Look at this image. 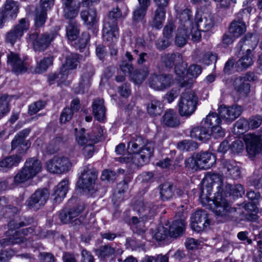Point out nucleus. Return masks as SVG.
<instances>
[{
  "label": "nucleus",
  "instance_id": "nucleus-1",
  "mask_svg": "<svg viewBox=\"0 0 262 262\" xmlns=\"http://www.w3.org/2000/svg\"><path fill=\"white\" fill-rule=\"evenodd\" d=\"M222 185L223 180L221 176L215 173L207 175L202 180V190L200 199L203 203L204 199L208 203L211 202L214 205L213 212L224 222L233 217L236 209L231 207L223 197Z\"/></svg>",
  "mask_w": 262,
  "mask_h": 262
},
{
  "label": "nucleus",
  "instance_id": "nucleus-2",
  "mask_svg": "<svg viewBox=\"0 0 262 262\" xmlns=\"http://www.w3.org/2000/svg\"><path fill=\"white\" fill-rule=\"evenodd\" d=\"M127 149L129 153L134 155H128L129 157L119 158L121 162H133L138 166H141L148 162L154 152V143L147 141L141 136L135 135L132 138L127 144Z\"/></svg>",
  "mask_w": 262,
  "mask_h": 262
},
{
  "label": "nucleus",
  "instance_id": "nucleus-3",
  "mask_svg": "<svg viewBox=\"0 0 262 262\" xmlns=\"http://www.w3.org/2000/svg\"><path fill=\"white\" fill-rule=\"evenodd\" d=\"M35 229L33 227L15 230L13 228H10L7 231L8 237L0 241V247L3 245H13L15 244L21 245L25 247L33 246L32 238L30 235H33Z\"/></svg>",
  "mask_w": 262,
  "mask_h": 262
},
{
  "label": "nucleus",
  "instance_id": "nucleus-4",
  "mask_svg": "<svg viewBox=\"0 0 262 262\" xmlns=\"http://www.w3.org/2000/svg\"><path fill=\"white\" fill-rule=\"evenodd\" d=\"M215 24L214 15L209 13L203 14L196 13L194 24L190 29L191 40L193 42H198L201 38V32H206L211 30Z\"/></svg>",
  "mask_w": 262,
  "mask_h": 262
},
{
  "label": "nucleus",
  "instance_id": "nucleus-5",
  "mask_svg": "<svg viewBox=\"0 0 262 262\" xmlns=\"http://www.w3.org/2000/svg\"><path fill=\"white\" fill-rule=\"evenodd\" d=\"M160 198L163 201H168L172 199L176 195L182 196L184 201V204L181 205V208H179L178 216H184L185 211L188 208L187 205L188 203V195L184 194L183 190L181 189L176 188L170 183H165L159 186Z\"/></svg>",
  "mask_w": 262,
  "mask_h": 262
},
{
  "label": "nucleus",
  "instance_id": "nucleus-6",
  "mask_svg": "<svg viewBox=\"0 0 262 262\" xmlns=\"http://www.w3.org/2000/svg\"><path fill=\"white\" fill-rule=\"evenodd\" d=\"M161 61L167 68H172L174 66L175 73L180 78L184 76L187 63L181 53L164 54L161 56Z\"/></svg>",
  "mask_w": 262,
  "mask_h": 262
},
{
  "label": "nucleus",
  "instance_id": "nucleus-7",
  "mask_svg": "<svg viewBox=\"0 0 262 262\" xmlns=\"http://www.w3.org/2000/svg\"><path fill=\"white\" fill-rule=\"evenodd\" d=\"M57 35L55 32H46L39 35L36 32L28 34L27 41L33 45L36 51H44Z\"/></svg>",
  "mask_w": 262,
  "mask_h": 262
},
{
  "label": "nucleus",
  "instance_id": "nucleus-8",
  "mask_svg": "<svg viewBox=\"0 0 262 262\" xmlns=\"http://www.w3.org/2000/svg\"><path fill=\"white\" fill-rule=\"evenodd\" d=\"M198 97L190 91L183 93L179 102V112L181 116L189 117L195 111L197 106Z\"/></svg>",
  "mask_w": 262,
  "mask_h": 262
},
{
  "label": "nucleus",
  "instance_id": "nucleus-9",
  "mask_svg": "<svg viewBox=\"0 0 262 262\" xmlns=\"http://www.w3.org/2000/svg\"><path fill=\"white\" fill-rule=\"evenodd\" d=\"M97 178V173L94 169L91 168L89 165L83 166L79 182L80 188L84 192L93 194L96 191L95 186Z\"/></svg>",
  "mask_w": 262,
  "mask_h": 262
},
{
  "label": "nucleus",
  "instance_id": "nucleus-10",
  "mask_svg": "<svg viewBox=\"0 0 262 262\" xmlns=\"http://www.w3.org/2000/svg\"><path fill=\"white\" fill-rule=\"evenodd\" d=\"M221 122L222 118L219 113H210L202 120L201 124L211 129L212 136L217 139L225 136V132L220 125Z\"/></svg>",
  "mask_w": 262,
  "mask_h": 262
},
{
  "label": "nucleus",
  "instance_id": "nucleus-11",
  "mask_svg": "<svg viewBox=\"0 0 262 262\" xmlns=\"http://www.w3.org/2000/svg\"><path fill=\"white\" fill-rule=\"evenodd\" d=\"M29 27L30 24L28 19L26 18L20 19L18 23L7 33L6 41L13 45L17 40L21 39L24 33L29 30Z\"/></svg>",
  "mask_w": 262,
  "mask_h": 262
},
{
  "label": "nucleus",
  "instance_id": "nucleus-12",
  "mask_svg": "<svg viewBox=\"0 0 262 262\" xmlns=\"http://www.w3.org/2000/svg\"><path fill=\"white\" fill-rule=\"evenodd\" d=\"M49 196V192L46 188L37 189L26 201L27 208L37 211L44 206Z\"/></svg>",
  "mask_w": 262,
  "mask_h": 262
},
{
  "label": "nucleus",
  "instance_id": "nucleus-13",
  "mask_svg": "<svg viewBox=\"0 0 262 262\" xmlns=\"http://www.w3.org/2000/svg\"><path fill=\"white\" fill-rule=\"evenodd\" d=\"M46 166L51 172L61 173L68 171L72 167V163L67 157L55 156L47 162Z\"/></svg>",
  "mask_w": 262,
  "mask_h": 262
},
{
  "label": "nucleus",
  "instance_id": "nucleus-14",
  "mask_svg": "<svg viewBox=\"0 0 262 262\" xmlns=\"http://www.w3.org/2000/svg\"><path fill=\"white\" fill-rule=\"evenodd\" d=\"M243 111V107L237 104L231 106L221 105L217 109L220 117L227 123H230L238 118Z\"/></svg>",
  "mask_w": 262,
  "mask_h": 262
},
{
  "label": "nucleus",
  "instance_id": "nucleus-15",
  "mask_svg": "<svg viewBox=\"0 0 262 262\" xmlns=\"http://www.w3.org/2000/svg\"><path fill=\"white\" fill-rule=\"evenodd\" d=\"M173 76L170 74L151 75L149 79L150 86L155 90L163 91L170 87L173 83Z\"/></svg>",
  "mask_w": 262,
  "mask_h": 262
},
{
  "label": "nucleus",
  "instance_id": "nucleus-16",
  "mask_svg": "<svg viewBox=\"0 0 262 262\" xmlns=\"http://www.w3.org/2000/svg\"><path fill=\"white\" fill-rule=\"evenodd\" d=\"M210 221L206 211L198 210L191 216V226L192 229L199 232L208 227Z\"/></svg>",
  "mask_w": 262,
  "mask_h": 262
},
{
  "label": "nucleus",
  "instance_id": "nucleus-17",
  "mask_svg": "<svg viewBox=\"0 0 262 262\" xmlns=\"http://www.w3.org/2000/svg\"><path fill=\"white\" fill-rule=\"evenodd\" d=\"M246 150L250 158L255 157L261 148V139L259 135L248 134L244 137Z\"/></svg>",
  "mask_w": 262,
  "mask_h": 262
},
{
  "label": "nucleus",
  "instance_id": "nucleus-18",
  "mask_svg": "<svg viewBox=\"0 0 262 262\" xmlns=\"http://www.w3.org/2000/svg\"><path fill=\"white\" fill-rule=\"evenodd\" d=\"M94 69L91 65L86 66L83 70L81 76L79 85L75 88V92L78 94H83L87 92L91 86V79L93 75Z\"/></svg>",
  "mask_w": 262,
  "mask_h": 262
},
{
  "label": "nucleus",
  "instance_id": "nucleus-19",
  "mask_svg": "<svg viewBox=\"0 0 262 262\" xmlns=\"http://www.w3.org/2000/svg\"><path fill=\"white\" fill-rule=\"evenodd\" d=\"M157 209V206L152 203L141 201L139 202L136 206L140 219L146 221L151 219L155 215Z\"/></svg>",
  "mask_w": 262,
  "mask_h": 262
},
{
  "label": "nucleus",
  "instance_id": "nucleus-20",
  "mask_svg": "<svg viewBox=\"0 0 262 262\" xmlns=\"http://www.w3.org/2000/svg\"><path fill=\"white\" fill-rule=\"evenodd\" d=\"M8 63L12 67V71L16 74L25 73L27 71L26 63L17 54L11 52L8 55Z\"/></svg>",
  "mask_w": 262,
  "mask_h": 262
},
{
  "label": "nucleus",
  "instance_id": "nucleus-21",
  "mask_svg": "<svg viewBox=\"0 0 262 262\" xmlns=\"http://www.w3.org/2000/svg\"><path fill=\"white\" fill-rule=\"evenodd\" d=\"M118 26H116L115 23L111 25L108 23H104L102 30L103 40L113 45L118 38Z\"/></svg>",
  "mask_w": 262,
  "mask_h": 262
},
{
  "label": "nucleus",
  "instance_id": "nucleus-22",
  "mask_svg": "<svg viewBox=\"0 0 262 262\" xmlns=\"http://www.w3.org/2000/svg\"><path fill=\"white\" fill-rule=\"evenodd\" d=\"M19 10V4L18 2L13 0H6L1 14L6 20L11 18L16 17Z\"/></svg>",
  "mask_w": 262,
  "mask_h": 262
},
{
  "label": "nucleus",
  "instance_id": "nucleus-23",
  "mask_svg": "<svg viewBox=\"0 0 262 262\" xmlns=\"http://www.w3.org/2000/svg\"><path fill=\"white\" fill-rule=\"evenodd\" d=\"M235 90L239 97H246L250 91V84L247 82V80L244 77H238L236 78L233 82Z\"/></svg>",
  "mask_w": 262,
  "mask_h": 262
},
{
  "label": "nucleus",
  "instance_id": "nucleus-24",
  "mask_svg": "<svg viewBox=\"0 0 262 262\" xmlns=\"http://www.w3.org/2000/svg\"><path fill=\"white\" fill-rule=\"evenodd\" d=\"M69 190V180H63L55 187L52 194L54 201L60 203L65 198Z\"/></svg>",
  "mask_w": 262,
  "mask_h": 262
},
{
  "label": "nucleus",
  "instance_id": "nucleus-25",
  "mask_svg": "<svg viewBox=\"0 0 262 262\" xmlns=\"http://www.w3.org/2000/svg\"><path fill=\"white\" fill-rule=\"evenodd\" d=\"M21 161L22 157L19 154L6 157L0 161V171H7L13 167H16Z\"/></svg>",
  "mask_w": 262,
  "mask_h": 262
},
{
  "label": "nucleus",
  "instance_id": "nucleus-26",
  "mask_svg": "<svg viewBox=\"0 0 262 262\" xmlns=\"http://www.w3.org/2000/svg\"><path fill=\"white\" fill-rule=\"evenodd\" d=\"M200 169H208L215 162V157L211 153L206 151L196 154Z\"/></svg>",
  "mask_w": 262,
  "mask_h": 262
},
{
  "label": "nucleus",
  "instance_id": "nucleus-27",
  "mask_svg": "<svg viewBox=\"0 0 262 262\" xmlns=\"http://www.w3.org/2000/svg\"><path fill=\"white\" fill-rule=\"evenodd\" d=\"M133 52L134 55L131 54L129 52H126L125 54L128 61L131 62L135 59L138 66H144L145 68L149 58L148 54L145 52H140L137 49L134 50Z\"/></svg>",
  "mask_w": 262,
  "mask_h": 262
},
{
  "label": "nucleus",
  "instance_id": "nucleus-28",
  "mask_svg": "<svg viewBox=\"0 0 262 262\" xmlns=\"http://www.w3.org/2000/svg\"><path fill=\"white\" fill-rule=\"evenodd\" d=\"M190 137L200 141L206 140L212 136V131L207 126L202 124L201 126L193 128L190 132Z\"/></svg>",
  "mask_w": 262,
  "mask_h": 262
},
{
  "label": "nucleus",
  "instance_id": "nucleus-29",
  "mask_svg": "<svg viewBox=\"0 0 262 262\" xmlns=\"http://www.w3.org/2000/svg\"><path fill=\"white\" fill-rule=\"evenodd\" d=\"M93 114L95 118L99 121H103L105 117L106 108L104 105V100L98 98L93 102L92 105Z\"/></svg>",
  "mask_w": 262,
  "mask_h": 262
},
{
  "label": "nucleus",
  "instance_id": "nucleus-30",
  "mask_svg": "<svg viewBox=\"0 0 262 262\" xmlns=\"http://www.w3.org/2000/svg\"><path fill=\"white\" fill-rule=\"evenodd\" d=\"M80 17L89 29L95 26L98 21L96 11L93 9L82 11Z\"/></svg>",
  "mask_w": 262,
  "mask_h": 262
},
{
  "label": "nucleus",
  "instance_id": "nucleus-31",
  "mask_svg": "<svg viewBox=\"0 0 262 262\" xmlns=\"http://www.w3.org/2000/svg\"><path fill=\"white\" fill-rule=\"evenodd\" d=\"M23 167L26 169L29 175H31L32 178L40 172L42 169L40 161L34 158L28 159Z\"/></svg>",
  "mask_w": 262,
  "mask_h": 262
},
{
  "label": "nucleus",
  "instance_id": "nucleus-32",
  "mask_svg": "<svg viewBox=\"0 0 262 262\" xmlns=\"http://www.w3.org/2000/svg\"><path fill=\"white\" fill-rule=\"evenodd\" d=\"M76 140L80 146L92 142H97L98 141V136L87 134L84 128H81L76 134Z\"/></svg>",
  "mask_w": 262,
  "mask_h": 262
},
{
  "label": "nucleus",
  "instance_id": "nucleus-33",
  "mask_svg": "<svg viewBox=\"0 0 262 262\" xmlns=\"http://www.w3.org/2000/svg\"><path fill=\"white\" fill-rule=\"evenodd\" d=\"M185 222L183 219L173 221L168 230L169 236L176 238L182 235L185 230Z\"/></svg>",
  "mask_w": 262,
  "mask_h": 262
},
{
  "label": "nucleus",
  "instance_id": "nucleus-34",
  "mask_svg": "<svg viewBox=\"0 0 262 262\" xmlns=\"http://www.w3.org/2000/svg\"><path fill=\"white\" fill-rule=\"evenodd\" d=\"M223 166L224 172L232 179H236L239 177L240 169L235 161H225L223 162Z\"/></svg>",
  "mask_w": 262,
  "mask_h": 262
},
{
  "label": "nucleus",
  "instance_id": "nucleus-35",
  "mask_svg": "<svg viewBox=\"0 0 262 262\" xmlns=\"http://www.w3.org/2000/svg\"><path fill=\"white\" fill-rule=\"evenodd\" d=\"M223 189V193L226 196L229 195L233 197L238 198L242 196L245 192L243 186L241 184H236L233 187L229 184H227L223 188V185L221 186Z\"/></svg>",
  "mask_w": 262,
  "mask_h": 262
},
{
  "label": "nucleus",
  "instance_id": "nucleus-36",
  "mask_svg": "<svg viewBox=\"0 0 262 262\" xmlns=\"http://www.w3.org/2000/svg\"><path fill=\"white\" fill-rule=\"evenodd\" d=\"M163 123L169 127H174L180 124L177 113L172 109L167 110L163 116Z\"/></svg>",
  "mask_w": 262,
  "mask_h": 262
},
{
  "label": "nucleus",
  "instance_id": "nucleus-37",
  "mask_svg": "<svg viewBox=\"0 0 262 262\" xmlns=\"http://www.w3.org/2000/svg\"><path fill=\"white\" fill-rule=\"evenodd\" d=\"M229 31L233 36L238 38L246 31V24L243 21L234 19L231 22Z\"/></svg>",
  "mask_w": 262,
  "mask_h": 262
},
{
  "label": "nucleus",
  "instance_id": "nucleus-38",
  "mask_svg": "<svg viewBox=\"0 0 262 262\" xmlns=\"http://www.w3.org/2000/svg\"><path fill=\"white\" fill-rule=\"evenodd\" d=\"M192 14L190 10L186 9L184 10L179 16L180 28L189 30L190 27L193 26L192 21Z\"/></svg>",
  "mask_w": 262,
  "mask_h": 262
},
{
  "label": "nucleus",
  "instance_id": "nucleus-39",
  "mask_svg": "<svg viewBox=\"0 0 262 262\" xmlns=\"http://www.w3.org/2000/svg\"><path fill=\"white\" fill-rule=\"evenodd\" d=\"M79 63V56L77 54L70 53L66 57V62L63 66L60 73L66 72L67 70L76 69Z\"/></svg>",
  "mask_w": 262,
  "mask_h": 262
},
{
  "label": "nucleus",
  "instance_id": "nucleus-40",
  "mask_svg": "<svg viewBox=\"0 0 262 262\" xmlns=\"http://www.w3.org/2000/svg\"><path fill=\"white\" fill-rule=\"evenodd\" d=\"M79 26L77 22L71 20L66 27V35L69 40H75L79 34Z\"/></svg>",
  "mask_w": 262,
  "mask_h": 262
},
{
  "label": "nucleus",
  "instance_id": "nucleus-41",
  "mask_svg": "<svg viewBox=\"0 0 262 262\" xmlns=\"http://www.w3.org/2000/svg\"><path fill=\"white\" fill-rule=\"evenodd\" d=\"M256 45V40H255V42H253L252 40V34L248 33L241 39L237 45V48L240 51H246L247 49L251 48L252 50H253Z\"/></svg>",
  "mask_w": 262,
  "mask_h": 262
},
{
  "label": "nucleus",
  "instance_id": "nucleus-42",
  "mask_svg": "<svg viewBox=\"0 0 262 262\" xmlns=\"http://www.w3.org/2000/svg\"><path fill=\"white\" fill-rule=\"evenodd\" d=\"M147 111L152 117L160 115L163 112V104L159 100H152L147 105Z\"/></svg>",
  "mask_w": 262,
  "mask_h": 262
},
{
  "label": "nucleus",
  "instance_id": "nucleus-43",
  "mask_svg": "<svg viewBox=\"0 0 262 262\" xmlns=\"http://www.w3.org/2000/svg\"><path fill=\"white\" fill-rule=\"evenodd\" d=\"M191 33L189 30L179 28L176 36V44L180 47L184 46L186 43Z\"/></svg>",
  "mask_w": 262,
  "mask_h": 262
},
{
  "label": "nucleus",
  "instance_id": "nucleus-44",
  "mask_svg": "<svg viewBox=\"0 0 262 262\" xmlns=\"http://www.w3.org/2000/svg\"><path fill=\"white\" fill-rule=\"evenodd\" d=\"M30 145V143L29 142L24 143V141L16 135L11 142V150L18 148V152L20 155L25 152Z\"/></svg>",
  "mask_w": 262,
  "mask_h": 262
},
{
  "label": "nucleus",
  "instance_id": "nucleus-45",
  "mask_svg": "<svg viewBox=\"0 0 262 262\" xmlns=\"http://www.w3.org/2000/svg\"><path fill=\"white\" fill-rule=\"evenodd\" d=\"M166 10L156 9L151 23V26L157 29H160L165 19Z\"/></svg>",
  "mask_w": 262,
  "mask_h": 262
},
{
  "label": "nucleus",
  "instance_id": "nucleus-46",
  "mask_svg": "<svg viewBox=\"0 0 262 262\" xmlns=\"http://www.w3.org/2000/svg\"><path fill=\"white\" fill-rule=\"evenodd\" d=\"M141 219H139L136 216H133L131 219L132 228L134 232L138 234L143 233L146 230L144 224L146 220Z\"/></svg>",
  "mask_w": 262,
  "mask_h": 262
},
{
  "label": "nucleus",
  "instance_id": "nucleus-47",
  "mask_svg": "<svg viewBox=\"0 0 262 262\" xmlns=\"http://www.w3.org/2000/svg\"><path fill=\"white\" fill-rule=\"evenodd\" d=\"M122 13L120 9L116 7L113 8L108 13V18L104 23H108L111 25H114L115 23L116 26H118V21L122 17Z\"/></svg>",
  "mask_w": 262,
  "mask_h": 262
},
{
  "label": "nucleus",
  "instance_id": "nucleus-48",
  "mask_svg": "<svg viewBox=\"0 0 262 262\" xmlns=\"http://www.w3.org/2000/svg\"><path fill=\"white\" fill-rule=\"evenodd\" d=\"M253 63L251 56V49H246V54L243 56L237 62L239 67L242 69H247Z\"/></svg>",
  "mask_w": 262,
  "mask_h": 262
},
{
  "label": "nucleus",
  "instance_id": "nucleus-49",
  "mask_svg": "<svg viewBox=\"0 0 262 262\" xmlns=\"http://www.w3.org/2000/svg\"><path fill=\"white\" fill-rule=\"evenodd\" d=\"M148 75V68L146 67L143 70L134 72L131 75V78L135 83L140 84L145 79Z\"/></svg>",
  "mask_w": 262,
  "mask_h": 262
},
{
  "label": "nucleus",
  "instance_id": "nucleus-50",
  "mask_svg": "<svg viewBox=\"0 0 262 262\" xmlns=\"http://www.w3.org/2000/svg\"><path fill=\"white\" fill-rule=\"evenodd\" d=\"M177 147L181 150L191 151L198 148V144L192 140H185L179 142Z\"/></svg>",
  "mask_w": 262,
  "mask_h": 262
},
{
  "label": "nucleus",
  "instance_id": "nucleus-51",
  "mask_svg": "<svg viewBox=\"0 0 262 262\" xmlns=\"http://www.w3.org/2000/svg\"><path fill=\"white\" fill-rule=\"evenodd\" d=\"M47 11L45 10L36 9L35 16V25L36 27H40L44 25L46 19Z\"/></svg>",
  "mask_w": 262,
  "mask_h": 262
},
{
  "label": "nucleus",
  "instance_id": "nucleus-52",
  "mask_svg": "<svg viewBox=\"0 0 262 262\" xmlns=\"http://www.w3.org/2000/svg\"><path fill=\"white\" fill-rule=\"evenodd\" d=\"M63 143V139L62 136H59L54 138L48 147V151L50 154H54L58 150Z\"/></svg>",
  "mask_w": 262,
  "mask_h": 262
},
{
  "label": "nucleus",
  "instance_id": "nucleus-53",
  "mask_svg": "<svg viewBox=\"0 0 262 262\" xmlns=\"http://www.w3.org/2000/svg\"><path fill=\"white\" fill-rule=\"evenodd\" d=\"M31 175H29L26 169L24 167L20 170L14 178V183L18 185L20 184L24 183L28 180L31 179Z\"/></svg>",
  "mask_w": 262,
  "mask_h": 262
},
{
  "label": "nucleus",
  "instance_id": "nucleus-54",
  "mask_svg": "<svg viewBox=\"0 0 262 262\" xmlns=\"http://www.w3.org/2000/svg\"><path fill=\"white\" fill-rule=\"evenodd\" d=\"M9 101L10 98L8 95H4L0 97V116L2 118L10 111Z\"/></svg>",
  "mask_w": 262,
  "mask_h": 262
},
{
  "label": "nucleus",
  "instance_id": "nucleus-55",
  "mask_svg": "<svg viewBox=\"0 0 262 262\" xmlns=\"http://www.w3.org/2000/svg\"><path fill=\"white\" fill-rule=\"evenodd\" d=\"M53 58L52 57H48L42 59L36 68L37 73H43L45 72L49 67L52 64Z\"/></svg>",
  "mask_w": 262,
  "mask_h": 262
},
{
  "label": "nucleus",
  "instance_id": "nucleus-56",
  "mask_svg": "<svg viewBox=\"0 0 262 262\" xmlns=\"http://www.w3.org/2000/svg\"><path fill=\"white\" fill-rule=\"evenodd\" d=\"M8 246V245H3V246L0 247V262L7 261L15 254V251L10 248L4 249L6 246Z\"/></svg>",
  "mask_w": 262,
  "mask_h": 262
},
{
  "label": "nucleus",
  "instance_id": "nucleus-57",
  "mask_svg": "<svg viewBox=\"0 0 262 262\" xmlns=\"http://www.w3.org/2000/svg\"><path fill=\"white\" fill-rule=\"evenodd\" d=\"M33 219L31 217L24 216L21 219V221L18 223H14V221H11L9 223V227L10 228H19L21 227L26 226L33 223Z\"/></svg>",
  "mask_w": 262,
  "mask_h": 262
},
{
  "label": "nucleus",
  "instance_id": "nucleus-58",
  "mask_svg": "<svg viewBox=\"0 0 262 262\" xmlns=\"http://www.w3.org/2000/svg\"><path fill=\"white\" fill-rule=\"evenodd\" d=\"M202 57L201 59L198 60V61L200 63L206 65H209L212 63H215L217 60V56L209 52H207L204 54H202Z\"/></svg>",
  "mask_w": 262,
  "mask_h": 262
},
{
  "label": "nucleus",
  "instance_id": "nucleus-59",
  "mask_svg": "<svg viewBox=\"0 0 262 262\" xmlns=\"http://www.w3.org/2000/svg\"><path fill=\"white\" fill-rule=\"evenodd\" d=\"M169 235V232L167 228L160 226L158 228L157 232L154 234V238L158 241L165 239Z\"/></svg>",
  "mask_w": 262,
  "mask_h": 262
},
{
  "label": "nucleus",
  "instance_id": "nucleus-60",
  "mask_svg": "<svg viewBox=\"0 0 262 262\" xmlns=\"http://www.w3.org/2000/svg\"><path fill=\"white\" fill-rule=\"evenodd\" d=\"M185 167L189 170H196L200 169L196 155L188 158L185 161Z\"/></svg>",
  "mask_w": 262,
  "mask_h": 262
},
{
  "label": "nucleus",
  "instance_id": "nucleus-61",
  "mask_svg": "<svg viewBox=\"0 0 262 262\" xmlns=\"http://www.w3.org/2000/svg\"><path fill=\"white\" fill-rule=\"evenodd\" d=\"M46 103L38 101L30 105L29 107L28 113L30 115H34L42 109L45 106Z\"/></svg>",
  "mask_w": 262,
  "mask_h": 262
},
{
  "label": "nucleus",
  "instance_id": "nucleus-62",
  "mask_svg": "<svg viewBox=\"0 0 262 262\" xmlns=\"http://www.w3.org/2000/svg\"><path fill=\"white\" fill-rule=\"evenodd\" d=\"M176 27L172 22L168 23L164 27L163 30V34L165 38L170 39L173 37V34Z\"/></svg>",
  "mask_w": 262,
  "mask_h": 262
},
{
  "label": "nucleus",
  "instance_id": "nucleus-63",
  "mask_svg": "<svg viewBox=\"0 0 262 262\" xmlns=\"http://www.w3.org/2000/svg\"><path fill=\"white\" fill-rule=\"evenodd\" d=\"M64 9V15L67 19H74L75 18L78 13L79 9L78 8H73L69 6H65Z\"/></svg>",
  "mask_w": 262,
  "mask_h": 262
},
{
  "label": "nucleus",
  "instance_id": "nucleus-64",
  "mask_svg": "<svg viewBox=\"0 0 262 262\" xmlns=\"http://www.w3.org/2000/svg\"><path fill=\"white\" fill-rule=\"evenodd\" d=\"M202 72V67L198 64H192L187 70V73L194 78H197Z\"/></svg>",
  "mask_w": 262,
  "mask_h": 262
}]
</instances>
